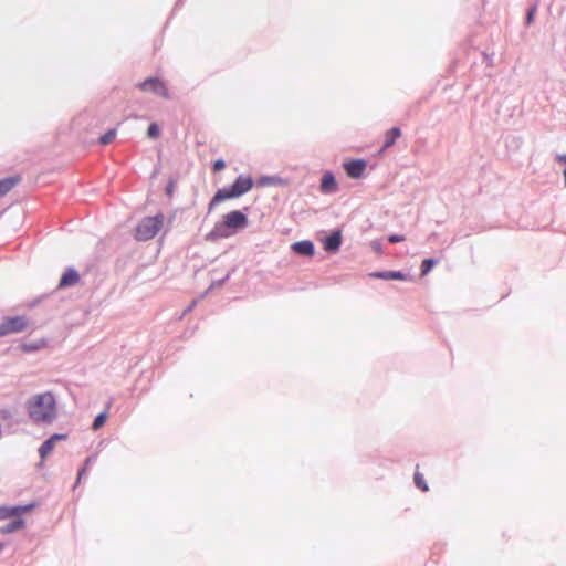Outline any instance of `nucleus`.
I'll return each mask as SVG.
<instances>
[{"label": "nucleus", "mask_w": 566, "mask_h": 566, "mask_svg": "<svg viewBox=\"0 0 566 566\" xmlns=\"http://www.w3.org/2000/svg\"><path fill=\"white\" fill-rule=\"evenodd\" d=\"M27 411L35 423H52L57 417V403L51 391L32 396L27 401Z\"/></svg>", "instance_id": "f257e3e1"}, {"label": "nucleus", "mask_w": 566, "mask_h": 566, "mask_svg": "<svg viewBox=\"0 0 566 566\" xmlns=\"http://www.w3.org/2000/svg\"><path fill=\"white\" fill-rule=\"evenodd\" d=\"M247 226L248 218L243 212L239 210L230 211L222 217L221 221L214 224L212 230L206 235V240L213 242L219 239L229 238Z\"/></svg>", "instance_id": "f03ea898"}, {"label": "nucleus", "mask_w": 566, "mask_h": 566, "mask_svg": "<svg viewBox=\"0 0 566 566\" xmlns=\"http://www.w3.org/2000/svg\"><path fill=\"white\" fill-rule=\"evenodd\" d=\"M253 185H254V182H253V179L251 176L240 175L234 180V182L232 184V186L230 188L219 189L216 192V195L212 197L211 201L209 202L208 211L211 212L216 206H218L220 202H222L224 200L239 198V197L243 196L244 193L249 192L252 189Z\"/></svg>", "instance_id": "7ed1b4c3"}, {"label": "nucleus", "mask_w": 566, "mask_h": 566, "mask_svg": "<svg viewBox=\"0 0 566 566\" xmlns=\"http://www.w3.org/2000/svg\"><path fill=\"white\" fill-rule=\"evenodd\" d=\"M164 224V217L161 214L155 217L144 218L135 230V238L139 241H147L153 239Z\"/></svg>", "instance_id": "20e7f679"}, {"label": "nucleus", "mask_w": 566, "mask_h": 566, "mask_svg": "<svg viewBox=\"0 0 566 566\" xmlns=\"http://www.w3.org/2000/svg\"><path fill=\"white\" fill-rule=\"evenodd\" d=\"M29 327L25 316L4 317L0 324V337L9 334L21 333Z\"/></svg>", "instance_id": "39448f33"}, {"label": "nucleus", "mask_w": 566, "mask_h": 566, "mask_svg": "<svg viewBox=\"0 0 566 566\" xmlns=\"http://www.w3.org/2000/svg\"><path fill=\"white\" fill-rule=\"evenodd\" d=\"M138 88L142 92H150L165 99L170 97L167 85L159 77H147L145 81L138 84Z\"/></svg>", "instance_id": "423d86ee"}, {"label": "nucleus", "mask_w": 566, "mask_h": 566, "mask_svg": "<svg viewBox=\"0 0 566 566\" xmlns=\"http://www.w3.org/2000/svg\"><path fill=\"white\" fill-rule=\"evenodd\" d=\"M34 504L0 506V520L17 518L33 510Z\"/></svg>", "instance_id": "0eeeda50"}, {"label": "nucleus", "mask_w": 566, "mask_h": 566, "mask_svg": "<svg viewBox=\"0 0 566 566\" xmlns=\"http://www.w3.org/2000/svg\"><path fill=\"white\" fill-rule=\"evenodd\" d=\"M67 436L62 433H54L45 440L39 448V454L43 461L54 449L57 441L66 440Z\"/></svg>", "instance_id": "6e6552de"}, {"label": "nucleus", "mask_w": 566, "mask_h": 566, "mask_svg": "<svg viewBox=\"0 0 566 566\" xmlns=\"http://www.w3.org/2000/svg\"><path fill=\"white\" fill-rule=\"evenodd\" d=\"M346 174L352 178H360L366 169V161L356 159L344 165Z\"/></svg>", "instance_id": "1a4fd4ad"}, {"label": "nucleus", "mask_w": 566, "mask_h": 566, "mask_svg": "<svg viewBox=\"0 0 566 566\" xmlns=\"http://www.w3.org/2000/svg\"><path fill=\"white\" fill-rule=\"evenodd\" d=\"M80 275L74 269H67L59 282V289H65L77 284Z\"/></svg>", "instance_id": "9d476101"}, {"label": "nucleus", "mask_w": 566, "mask_h": 566, "mask_svg": "<svg viewBox=\"0 0 566 566\" xmlns=\"http://www.w3.org/2000/svg\"><path fill=\"white\" fill-rule=\"evenodd\" d=\"M292 250L301 255L312 256L314 254V245L311 241H300L292 244Z\"/></svg>", "instance_id": "9b49d317"}, {"label": "nucleus", "mask_w": 566, "mask_h": 566, "mask_svg": "<svg viewBox=\"0 0 566 566\" xmlns=\"http://www.w3.org/2000/svg\"><path fill=\"white\" fill-rule=\"evenodd\" d=\"M24 526H25L24 520L22 518V516H19L17 518H12V521L10 523L1 526L0 533L1 534L13 533V532L24 528Z\"/></svg>", "instance_id": "f8f14e48"}, {"label": "nucleus", "mask_w": 566, "mask_h": 566, "mask_svg": "<svg viewBox=\"0 0 566 566\" xmlns=\"http://www.w3.org/2000/svg\"><path fill=\"white\" fill-rule=\"evenodd\" d=\"M337 182L331 172L324 174L321 182V190L325 193H332L336 191Z\"/></svg>", "instance_id": "ddd939ff"}, {"label": "nucleus", "mask_w": 566, "mask_h": 566, "mask_svg": "<svg viewBox=\"0 0 566 566\" xmlns=\"http://www.w3.org/2000/svg\"><path fill=\"white\" fill-rule=\"evenodd\" d=\"M374 277L382 279V280H399L406 281L407 276L400 271H386V272H377L371 274Z\"/></svg>", "instance_id": "4468645a"}, {"label": "nucleus", "mask_w": 566, "mask_h": 566, "mask_svg": "<svg viewBox=\"0 0 566 566\" xmlns=\"http://www.w3.org/2000/svg\"><path fill=\"white\" fill-rule=\"evenodd\" d=\"M342 243L339 233H333L328 235L324 241V249L327 251H336Z\"/></svg>", "instance_id": "2eb2a0df"}, {"label": "nucleus", "mask_w": 566, "mask_h": 566, "mask_svg": "<svg viewBox=\"0 0 566 566\" xmlns=\"http://www.w3.org/2000/svg\"><path fill=\"white\" fill-rule=\"evenodd\" d=\"M400 135H401L400 128L394 127V128L389 129L385 135V143H384L382 149L391 147L395 144L396 139L398 137H400Z\"/></svg>", "instance_id": "dca6fc26"}, {"label": "nucleus", "mask_w": 566, "mask_h": 566, "mask_svg": "<svg viewBox=\"0 0 566 566\" xmlns=\"http://www.w3.org/2000/svg\"><path fill=\"white\" fill-rule=\"evenodd\" d=\"M18 182V178H6L0 180V196L8 193Z\"/></svg>", "instance_id": "f3484780"}, {"label": "nucleus", "mask_w": 566, "mask_h": 566, "mask_svg": "<svg viewBox=\"0 0 566 566\" xmlns=\"http://www.w3.org/2000/svg\"><path fill=\"white\" fill-rule=\"evenodd\" d=\"M413 481L417 488H419L421 491L427 492L429 490L428 484L426 483L423 475L421 473L416 472Z\"/></svg>", "instance_id": "a211bd4d"}, {"label": "nucleus", "mask_w": 566, "mask_h": 566, "mask_svg": "<svg viewBox=\"0 0 566 566\" xmlns=\"http://www.w3.org/2000/svg\"><path fill=\"white\" fill-rule=\"evenodd\" d=\"M436 261L433 259H424L421 263V275H427L433 268Z\"/></svg>", "instance_id": "6ab92c4d"}, {"label": "nucleus", "mask_w": 566, "mask_h": 566, "mask_svg": "<svg viewBox=\"0 0 566 566\" xmlns=\"http://www.w3.org/2000/svg\"><path fill=\"white\" fill-rule=\"evenodd\" d=\"M116 137V130L115 129H111L108 130L107 133H105L101 138H99V143L102 145H107V144H111Z\"/></svg>", "instance_id": "aec40b11"}, {"label": "nucleus", "mask_w": 566, "mask_h": 566, "mask_svg": "<svg viewBox=\"0 0 566 566\" xmlns=\"http://www.w3.org/2000/svg\"><path fill=\"white\" fill-rule=\"evenodd\" d=\"M107 419V412H101L94 420L92 428L98 430L102 428Z\"/></svg>", "instance_id": "412c9836"}, {"label": "nucleus", "mask_w": 566, "mask_h": 566, "mask_svg": "<svg viewBox=\"0 0 566 566\" xmlns=\"http://www.w3.org/2000/svg\"><path fill=\"white\" fill-rule=\"evenodd\" d=\"M160 130L157 124L153 123L149 125L147 129V135L149 138L156 139L159 137Z\"/></svg>", "instance_id": "4be33fe9"}, {"label": "nucleus", "mask_w": 566, "mask_h": 566, "mask_svg": "<svg viewBox=\"0 0 566 566\" xmlns=\"http://www.w3.org/2000/svg\"><path fill=\"white\" fill-rule=\"evenodd\" d=\"M535 13H536V7H533L528 10V12L526 14V20H525L527 25H530L534 21Z\"/></svg>", "instance_id": "5701e85b"}, {"label": "nucleus", "mask_w": 566, "mask_h": 566, "mask_svg": "<svg viewBox=\"0 0 566 566\" xmlns=\"http://www.w3.org/2000/svg\"><path fill=\"white\" fill-rule=\"evenodd\" d=\"M224 167H226L224 161H223L222 159H218V160H216V161L213 163V165H212V170H213L214 172H219V171H221Z\"/></svg>", "instance_id": "b1692460"}, {"label": "nucleus", "mask_w": 566, "mask_h": 566, "mask_svg": "<svg viewBox=\"0 0 566 566\" xmlns=\"http://www.w3.org/2000/svg\"><path fill=\"white\" fill-rule=\"evenodd\" d=\"M405 240V237L403 235H398V234H391L388 237V241L390 243H398V242H401Z\"/></svg>", "instance_id": "393cba45"}, {"label": "nucleus", "mask_w": 566, "mask_h": 566, "mask_svg": "<svg viewBox=\"0 0 566 566\" xmlns=\"http://www.w3.org/2000/svg\"><path fill=\"white\" fill-rule=\"evenodd\" d=\"M88 463H90V459H87L85 461V464H84L83 469L78 471L77 481H80L83 478V475L85 474V472L87 470V467H88Z\"/></svg>", "instance_id": "a878e982"}, {"label": "nucleus", "mask_w": 566, "mask_h": 566, "mask_svg": "<svg viewBox=\"0 0 566 566\" xmlns=\"http://www.w3.org/2000/svg\"><path fill=\"white\" fill-rule=\"evenodd\" d=\"M558 160L566 163V156H558Z\"/></svg>", "instance_id": "bb28decb"}, {"label": "nucleus", "mask_w": 566, "mask_h": 566, "mask_svg": "<svg viewBox=\"0 0 566 566\" xmlns=\"http://www.w3.org/2000/svg\"><path fill=\"white\" fill-rule=\"evenodd\" d=\"M564 177H565V186H566V168H565V171H564Z\"/></svg>", "instance_id": "cd10ccee"}]
</instances>
